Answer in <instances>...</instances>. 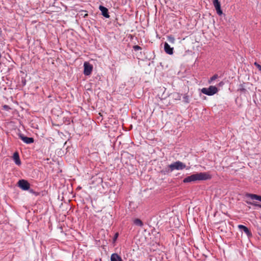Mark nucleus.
I'll list each match as a JSON object with an SVG mask.
<instances>
[{
  "label": "nucleus",
  "instance_id": "obj_11",
  "mask_svg": "<svg viewBox=\"0 0 261 261\" xmlns=\"http://www.w3.org/2000/svg\"><path fill=\"white\" fill-rule=\"evenodd\" d=\"M238 228L242 230L247 234L248 237L251 236V232L249 230V229L245 226H244L243 225H239L238 226Z\"/></svg>",
  "mask_w": 261,
  "mask_h": 261
},
{
  "label": "nucleus",
  "instance_id": "obj_13",
  "mask_svg": "<svg viewBox=\"0 0 261 261\" xmlns=\"http://www.w3.org/2000/svg\"><path fill=\"white\" fill-rule=\"evenodd\" d=\"M247 196L250 197L251 199H255L259 201L260 200V198L261 197V196H259L253 194H248L247 195Z\"/></svg>",
  "mask_w": 261,
  "mask_h": 261
},
{
  "label": "nucleus",
  "instance_id": "obj_18",
  "mask_svg": "<svg viewBox=\"0 0 261 261\" xmlns=\"http://www.w3.org/2000/svg\"><path fill=\"white\" fill-rule=\"evenodd\" d=\"M133 48L136 51L141 49V47L140 46H138V45H134L133 46Z\"/></svg>",
  "mask_w": 261,
  "mask_h": 261
},
{
  "label": "nucleus",
  "instance_id": "obj_14",
  "mask_svg": "<svg viewBox=\"0 0 261 261\" xmlns=\"http://www.w3.org/2000/svg\"><path fill=\"white\" fill-rule=\"evenodd\" d=\"M183 101L184 102L188 103L190 102V96L187 94H185L183 97Z\"/></svg>",
  "mask_w": 261,
  "mask_h": 261
},
{
  "label": "nucleus",
  "instance_id": "obj_4",
  "mask_svg": "<svg viewBox=\"0 0 261 261\" xmlns=\"http://www.w3.org/2000/svg\"><path fill=\"white\" fill-rule=\"evenodd\" d=\"M18 187L23 190H28L30 188V183L26 180L21 179L18 182Z\"/></svg>",
  "mask_w": 261,
  "mask_h": 261
},
{
  "label": "nucleus",
  "instance_id": "obj_16",
  "mask_svg": "<svg viewBox=\"0 0 261 261\" xmlns=\"http://www.w3.org/2000/svg\"><path fill=\"white\" fill-rule=\"evenodd\" d=\"M167 40L170 43H174L175 42V39L174 38V37H173L172 36L170 35V36H168L167 37Z\"/></svg>",
  "mask_w": 261,
  "mask_h": 261
},
{
  "label": "nucleus",
  "instance_id": "obj_17",
  "mask_svg": "<svg viewBox=\"0 0 261 261\" xmlns=\"http://www.w3.org/2000/svg\"><path fill=\"white\" fill-rule=\"evenodd\" d=\"M218 77V75L217 74L214 75L212 77L210 78L208 80V82L209 84H211L213 81L216 80Z\"/></svg>",
  "mask_w": 261,
  "mask_h": 261
},
{
  "label": "nucleus",
  "instance_id": "obj_1",
  "mask_svg": "<svg viewBox=\"0 0 261 261\" xmlns=\"http://www.w3.org/2000/svg\"><path fill=\"white\" fill-rule=\"evenodd\" d=\"M211 175L206 172H200L189 176L183 180L185 183L196 181L197 180H203L210 179Z\"/></svg>",
  "mask_w": 261,
  "mask_h": 261
},
{
  "label": "nucleus",
  "instance_id": "obj_19",
  "mask_svg": "<svg viewBox=\"0 0 261 261\" xmlns=\"http://www.w3.org/2000/svg\"><path fill=\"white\" fill-rule=\"evenodd\" d=\"M254 65L258 68V69L261 71V66L257 62H254Z\"/></svg>",
  "mask_w": 261,
  "mask_h": 261
},
{
  "label": "nucleus",
  "instance_id": "obj_2",
  "mask_svg": "<svg viewBox=\"0 0 261 261\" xmlns=\"http://www.w3.org/2000/svg\"><path fill=\"white\" fill-rule=\"evenodd\" d=\"M201 91L205 95L212 96L218 92V89L216 86H210L208 88H203Z\"/></svg>",
  "mask_w": 261,
  "mask_h": 261
},
{
  "label": "nucleus",
  "instance_id": "obj_3",
  "mask_svg": "<svg viewBox=\"0 0 261 261\" xmlns=\"http://www.w3.org/2000/svg\"><path fill=\"white\" fill-rule=\"evenodd\" d=\"M186 167V165L180 161H176L169 165L171 171L174 170H182L185 168Z\"/></svg>",
  "mask_w": 261,
  "mask_h": 261
},
{
  "label": "nucleus",
  "instance_id": "obj_7",
  "mask_svg": "<svg viewBox=\"0 0 261 261\" xmlns=\"http://www.w3.org/2000/svg\"><path fill=\"white\" fill-rule=\"evenodd\" d=\"M19 137L21 140H22L24 143L27 144H31L33 143L34 141L33 138L25 137L22 134H19Z\"/></svg>",
  "mask_w": 261,
  "mask_h": 261
},
{
  "label": "nucleus",
  "instance_id": "obj_20",
  "mask_svg": "<svg viewBox=\"0 0 261 261\" xmlns=\"http://www.w3.org/2000/svg\"><path fill=\"white\" fill-rule=\"evenodd\" d=\"M176 95H177V96L176 97L175 99H176L180 100V97H181L180 95L179 94H177Z\"/></svg>",
  "mask_w": 261,
  "mask_h": 261
},
{
  "label": "nucleus",
  "instance_id": "obj_8",
  "mask_svg": "<svg viewBox=\"0 0 261 261\" xmlns=\"http://www.w3.org/2000/svg\"><path fill=\"white\" fill-rule=\"evenodd\" d=\"M164 50L167 54L172 55L173 54V48L171 47L167 42L164 43Z\"/></svg>",
  "mask_w": 261,
  "mask_h": 261
},
{
  "label": "nucleus",
  "instance_id": "obj_15",
  "mask_svg": "<svg viewBox=\"0 0 261 261\" xmlns=\"http://www.w3.org/2000/svg\"><path fill=\"white\" fill-rule=\"evenodd\" d=\"M134 224H135L136 225H137L138 226H142L143 225L142 222L141 221V220H140L139 219H135L134 221Z\"/></svg>",
  "mask_w": 261,
  "mask_h": 261
},
{
  "label": "nucleus",
  "instance_id": "obj_21",
  "mask_svg": "<svg viewBox=\"0 0 261 261\" xmlns=\"http://www.w3.org/2000/svg\"><path fill=\"white\" fill-rule=\"evenodd\" d=\"M252 205L261 207V204H259L252 203Z\"/></svg>",
  "mask_w": 261,
  "mask_h": 261
},
{
  "label": "nucleus",
  "instance_id": "obj_5",
  "mask_svg": "<svg viewBox=\"0 0 261 261\" xmlns=\"http://www.w3.org/2000/svg\"><path fill=\"white\" fill-rule=\"evenodd\" d=\"M84 73L86 75H90L92 71L93 66L90 63L88 62H85L84 64Z\"/></svg>",
  "mask_w": 261,
  "mask_h": 261
},
{
  "label": "nucleus",
  "instance_id": "obj_12",
  "mask_svg": "<svg viewBox=\"0 0 261 261\" xmlns=\"http://www.w3.org/2000/svg\"><path fill=\"white\" fill-rule=\"evenodd\" d=\"M111 261H122L120 256L117 253H113L111 256Z\"/></svg>",
  "mask_w": 261,
  "mask_h": 261
},
{
  "label": "nucleus",
  "instance_id": "obj_22",
  "mask_svg": "<svg viewBox=\"0 0 261 261\" xmlns=\"http://www.w3.org/2000/svg\"><path fill=\"white\" fill-rule=\"evenodd\" d=\"M118 236V233H116L115 234V236H114V240L117 239V238Z\"/></svg>",
  "mask_w": 261,
  "mask_h": 261
},
{
  "label": "nucleus",
  "instance_id": "obj_6",
  "mask_svg": "<svg viewBox=\"0 0 261 261\" xmlns=\"http://www.w3.org/2000/svg\"><path fill=\"white\" fill-rule=\"evenodd\" d=\"M213 3L216 9L217 14L219 15H221L223 13L221 9L220 2L219 1V0H213Z\"/></svg>",
  "mask_w": 261,
  "mask_h": 261
},
{
  "label": "nucleus",
  "instance_id": "obj_9",
  "mask_svg": "<svg viewBox=\"0 0 261 261\" xmlns=\"http://www.w3.org/2000/svg\"><path fill=\"white\" fill-rule=\"evenodd\" d=\"M99 10L101 11L102 15L106 18H109L110 15H109L108 10L107 8L100 6L99 7Z\"/></svg>",
  "mask_w": 261,
  "mask_h": 261
},
{
  "label": "nucleus",
  "instance_id": "obj_23",
  "mask_svg": "<svg viewBox=\"0 0 261 261\" xmlns=\"http://www.w3.org/2000/svg\"><path fill=\"white\" fill-rule=\"evenodd\" d=\"M247 203H250V204H252V203H249V202H247Z\"/></svg>",
  "mask_w": 261,
  "mask_h": 261
},
{
  "label": "nucleus",
  "instance_id": "obj_10",
  "mask_svg": "<svg viewBox=\"0 0 261 261\" xmlns=\"http://www.w3.org/2000/svg\"><path fill=\"white\" fill-rule=\"evenodd\" d=\"M13 159L17 165L19 166L21 165V161L20 160L19 153L18 152H15L14 153L13 155Z\"/></svg>",
  "mask_w": 261,
  "mask_h": 261
}]
</instances>
